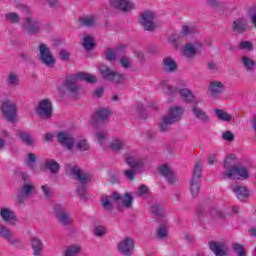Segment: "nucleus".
<instances>
[{
    "label": "nucleus",
    "mask_w": 256,
    "mask_h": 256,
    "mask_svg": "<svg viewBox=\"0 0 256 256\" xmlns=\"http://www.w3.org/2000/svg\"><path fill=\"white\" fill-rule=\"evenodd\" d=\"M36 113L41 117V119H51L53 116V106L49 99H44L40 101Z\"/></svg>",
    "instance_id": "obj_11"
},
{
    "label": "nucleus",
    "mask_w": 256,
    "mask_h": 256,
    "mask_svg": "<svg viewBox=\"0 0 256 256\" xmlns=\"http://www.w3.org/2000/svg\"><path fill=\"white\" fill-rule=\"evenodd\" d=\"M100 73L102 77H104V79H107V81H111V79L113 78V73H115V71L111 70L107 66H101Z\"/></svg>",
    "instance_id": "obj_41"
},
{
    "label": "nucleus",
    "mask_w": 256,
    "mask_h": 256,
    "mask_svg": "<svg viewBox=\"0 0 256 256\" xmlns=\"http://www.w3.org/2000/svg\"><path fill=\"white\" fill-rule=\"evenodd\" d=\"M125 147V142L122 139L115 138L110 143V148L112 151H121Z\"/></svg>",
    "instance_id": "obj_39"
},
{
    "label": "nucleus",
    "mask_w": 256,
    "mask_h": 256,
    "mask_svg": "<svg viewBox=\"0 0 256 256\" xmlns=\"http://www.w3.org/2000/svg\"><path fill=\"white\" fill-rule=\"evenodd\" d=\"M109 3L112 9L122 11V13H128L133 9V5L127 0H110Z\"/></svg>",
    "instance_id": "obj_17"
},
{
    "label": "nucleus",
    "mask_w": 256,
    "mask_h": 256,
    "mask_svg": "<svg viewBox=\"0 0 256 256\" xmlns=\"http://www.w3.org/2000/svg\"><path fill=\"white\" fill-rule=\"evenodd\" d=\"M60 59L62 61H69V53L66 50L60 51Z\"/></svg>",
    "instance_id": "obj_64"
},
{
    "label": "nucleus",
    "mask_w": 256,
    "mask_h": 256,
    "mask_svg": "<svg viewBox=\"0 0 256 256\" xmlns=\"http://www.w3.org/2000/svg\"><path fill=\"white\" fill-rule=\"evenodd\" d=\"M7 84L9 87H15L19 84V76L14 73H10L7 78Z\"/></svg>",
    "instance_id": "obj_45"
},
{
    "label": "nucleus",
    "mask_w": 256,
    "mask_h": 256,
    "mask_svg": "<svg viewBox=\"0 0 256 256\" xmlns=\"http://www.w3.org/2000/svg\"><path fill=\"white\" fill-rule=\"evenodd\" d=\"M157 89L167 97H175L179 93V88L172 86L167 80L161 81Z\"/></svg>",
    "instance_id": "obj_16"
},
{
    "label": "nucleus",
    "mask_w": 256,
    "mask_h": 256,
    "mask_svg": "<svg viewBox=\"0 0 256 256\" xmlns=\"http://www.w3.org/2000/svg\"><path fill=\"white\" fill-rule=\"evenodd\" d=\"M110 112L107 109L97 110L94 116L92 117L93 125H101L109 119Z\"/></svg>",
    "instance_id": "obj_20"
},
{
    "label": "nucleus",
    "mask_w": 256,
    "mask_h": 256,
    "mask_svg": "<svg viewBox=\"0 0 256 256\" xmlns=\"http://www.w3.org/2000/svg\"><path fill=\"white\" fill-rule=\"evenodd\" d=\"M135 249V240L131 237H126L118 243V251L124 256L133 255Z\"/></svg>",
    "instance_id": "obj_12"
},
{
    "label": "nucleus",
    "mask_w": 256,
    "mask_h": 256,
    "mask_svg": "<svg viewBox=\"0 0 256 256\" xmlns=\"http://www.w3.org/2000/svg\"><path fill=\"white\" fill-rule=\"evenodd\" d=\"M35 192V185L31 182H25L23 186L19 189L18 192V203L21 205L23 200L27 199V197H31Z\"/></svg>",
    "instance_id": "obj_15"
},
{
    "label": "nucleus",
    "mask_w": 256,
    "mask_h": 256,
    "mask_svg": "<svg viewBox=\"0 0 256 256\" xmlns=\"http://www.w3.org/2000/svg\"><path fill=\"white\" fill-rule=\"evenodd\" d=\"M116 57H117V54H115V51H113L111 48H108L106 53L107 61H114Z\"/></svg>",
    "instance_id": "obj_57"
},
{
    "label": "nucleus",
    "mask_w": 256,
    "mask_h": 256,
    "mask_svg": "<svg viewBox=\"0 0 256 256\" xmlns=\"http://www.w3.org/2000/svg\"><path fill=\"white\" fill-rule=\"evenodd\" d=\"M96 137L100 143H103V141H105V137H107V132H97Z\"/></svg>",
    "instance_id": "obj_62"
},
{
    "label": "nucleus",
    "mask_w": 256,
    "mask_h": 256,
    "mask_svg": "<svg viewBox=\"0 0 256 256\" xmlns=\"http://www.w3.org/2000/svg\"><path fill=\"white\" fill-rule=\"evenodd\" d=\"M168 41L169 43H177V41H183V38H181V36H179L178 34H174L169 37Z\"/></svg>",
    "instance_id": "obj_60"
},
{
    "label": "nucleus",
    "mask_w": 256,
    "mask_h": 256,
    "mask_svg": "<svg viewBox=\"0 0 256 256\" xmlns=\"http://www.w3.org/2000/svg\"><path fill=\"white\" fill-rule=\"evenodd\" d=\"M110 81L112 83H122V81H125V75L114 72L112 74V78H110Z\"/></svg>",
    "instance_id": "obj_50"
},
{
    "label": "nucleus",
    "mask_w": 256,
    "mask_h": 256,
    "mask_svg": "<svg viewBox=\"0 0 256 256\" xmlns=\"http://www.w3.org/2000/svg\"><path fill=\"white\" fill-rule=\"evenodd\" d=\"M232 29L237 33H243V31L247 30V19L245 18L236 19L232 24Z\"/></svg>",
    "instance_id": "obj_27"
},
{
    "label": "nucleus",
    "mask_w": 256,
    "mask_h": 256,
    "mask_svg": "<svg viewBox=\"0 0 256 256\" xmlns=\"http://www.w3.org/2000/svg\"><path fill=\"white\" fill-rule=\"evenodd\" d=\"M38 57L40 63L46 65V67H53V65H55V57H53L51 50L46 44H40Z\"/></svg>",
    "instance_id": "obj_8"
},
{
    "label": "nucleus",
    "mask_w": 256,
    "mask_h": 256,
    "mask_svg": "<svg viewBox=\"0 0 256 256\" xmlns=\"http://www.w3.org/2000/svg\"><path fill=\"white\" fill-rule=\"evenodd\" d=\"M185 109L183 107L174 106L169 109L168 114L162 118L159 123V129L161 133H167L171 126L175 123H179L181 121V117L183 116Z\"/></svg>",
    "instance_id": "obj_4"
},
{
    "label": "nucleus",
    "mask_w": 256,
    "mask_h": 256,
    "mask_svg": "<svg viewBox=\"0 0 256 256\" xmlns=\"http://www.w3.org/2000/svg\"><path fill=\"white\" fill-rule=\"evenodd\" d=\"M77 81H87V83H97V78L91 74H85L84 72H78L67 78L64 83V87L70 91V93H77L79 86Z\"/></svg>",
    "instance_id": "obj_5"
},
{
    "label": "nucleus",
    "mask_w": 256,
    "mask_h": 256,
    "mask_svg": "<svg viewBox=\"0 0 256 256\" xmlns=\"http://www.w3.org/2000/svg\"><path fill=\"white\" fill-rule=\"evenodd\" d=\"M41 190L45 199H51L53 197V190L49 185L47 184L42 185Z\"/></svg>",
    "instance_id": "obj_47"
},
{
    "label": "nucleus",
    "mask_w": 256,
    "mask_h": 256,
    "mask_svg": "<svg viewBox=\"0 0 256 256\" xmlns=\"http://www.w3.org/2000/svg\"><path fill=\"white\" fill-rule=\"evenodd\" d=\"M23 28L28 35H37L41 29V24L32 16H28L24 22Z\"/></svg>",
    "instance_id": "obj_14"
},
{
    "label": "nucleus",
    "mask_w": 256,
    "mask_h": 256,
    "mask_svg": "<svg viewBox=\"0 0 256 256\" xmlns=\"http://www.w3.org/2000/svg\"><path fill=\"white\" fill-rule=\"evenodd\" d=\"M210 249L214 252L216 256H225L227 255V245L225 242H210Z\"/></svg>",
    "instance_id": "obj_22"
},
{
    "label": "nucleus",
    "mask_w": 256,
    "mask_h": 256,
    "mask_svg": "<svg viewBox=\"0 0 256 256\" xmlns=\"http://www.w3.org/2000/svg\"><path fill=\"white\" fill-rule=\"evenodd\" d=\"M35 161H37V156H35L33 153H29L27 165L30 167V169H35Z\"/></svg>",
    "instance_id": "obj_53"
},
{
    "label": "nucleus",
    "mask_w": 256,
    "mask_h": 256,
    "mask_svg": "<svg viewBox=\"0 0 256 256\" xmlns=\"http://www.w3.org/2000/svg\"><path fill=\"white\" fill-rule=\"evenodd\" d=\"M111 199H113V201H115V203L118 205V207H121V205H122L126 209H130L131 203H133V195H131V193H129V192L124 194V197L121 196V194H119L117 192H113L111 194Z\"/></svg>",
    "instance_id": "obj_13"
},
{
    "label": "nucleus",
    "mask_w": 256,
    "mask_h": 256,
    "mask_svg": "<svg viewBox=\"0 0 256 256\" xmlns=\"http://www.w3.org/2000/svg\"><path fill=\"white\" fill-rule=\"evenodd\" d=\"M46 3L51 9L59 8V0H46Z\"/></svg>",
    "instance_id": "obj_59"
},
{
    "label": "nucleus",
    "mask_w": 256,
    "mask_h": 256,
    "mask_svg": "<svg viewBox=\"0 0 256 256\" xmlns=\"http://www.w3.org/2000/svg\"><path fill=\"white\" fill-rule=\"evenodd\" d=\"M79 253H81V246L72 244L66 248L64 256H77Z\"/></svg>",
    "instance_id": "obj_37"
},
{
    "label": "nucleus",
    "mask_w": 256,
    "mask_h": 256,
    "mask_svg": "<svg viewBox=\"0 0 256 256\" xmlns=\"http://www.w3.org/2000/svg\"><path fill=\"white\" fill-rule=\"evenodd\" d=\"M150 212H152L153 215H156V217H161L163 215V208H161V205L154 204L150 207Z\"/></svg>",
    "instance_id": "obj_48"
},
{
    "label": "nucleus",
    "mask_w": 256,
    "mask_h": 256,
    "mask_svg": "<svg viewBox=\"0 0 256 256\" xmlns=\"http://www.w3.org/2000/svg\"><path fill=\"white\" fill-rule=\"evenodd\" d=\"M31 245L34 251L35 256H41V252L43 251V242L39 240L37 237L31 238Z\"/></svg>",
    "instance_id": "obj_31"
},
{
    "label": "nucleus",
    "mask_w": 256,
    "mask_h": 256,
    "mask_svg": "<svg viewBox=\"0 0 256 256\" xmlns=\"http://www.w3.org/2000/svg\"><path fill=\"white\" fill-rule=\"evenodd\" d=\"M101 204H102V207L105 211H113V203H111V200L109 199V196L102 195Z\"/></svg>",
    "instance_id": "obj_42"
},
{
    "label": "nucleus",
    "mask_w": 256,
    "mask_h": 256,
    "mask_svg": "<svg viewBox=\"0 0 256 256\" xmlns=\"http://www.w3.org/2000/svg\"><path fill=\"white\" fill-rule=\"evenodd\" d=\"M222 137L224 141H233V139H235V136L231 131H225Z\"/></svg>",
    "instance_id": "obj_58"
},
{
    "label": "nucleus",
    "mask_w": 256,
    "mask_h": 256,
    "mask_svg": "<svg viewBox=\"0 0 256 256\" xmlns=\"http://www.w3.org/2000/svg\"><path fill=\"white\" fill-rule=\"evenodd\" d=\"M45 168L48 169L53 175H57L59 173V163L53 159H47L45 161Z\"/></svg>",
    "instance_id": "obj_34"
},
{
    "label": "nucleus",
    "mask_w": 256,
    "mask_h": 256,
    "mask_svg": "<svg viewBox=\"0 0 256 256\" xmlns=\"http://www.w3.org/2000/svg\"><path fill=\"white\" fill-rule=\"evenodd\" d=\"M124 175L129 179V181H133V179H135V172L133 170H126Z\"/></svg>",
    "instance_id": "obj_63"
},
{
    "label": "nucleus",
    "mask_w": 256,
    "mask_h": 256,
    "mask_svg": "<svg viewBox=\"0 0 256 256\" xmlns=\"http://www.w3.org/2000/svg\"><path fill=\"white\" fill-rule=\"evenodd\" d=\"M83 47L86 51H91L95 47V41L93 40L92 36H86L83 39Z\"/></svg>",
    "instance_id": "obj_43"
},
{
    "label": "nucleus",
    "mask_w": 256,
    "mask_h": 256,
    "mask_svg": "<svg viewBox=\"0 0 256 256\" xmlns=\"http://www.w3.org/2000/svg\"><path fill=\"white\" fill-rule=\"evenodd\" d=\"M240 65L247 71V73H253V71H255L256 62L249 56H242L240 58Z\"/></svg>",
    "instance_id": "obj_24"
},
{
    "label": "nucleus",
    "mask_w": 256,
    "mask_h": 256,
    "mask_svg": "<svg viewBox=\"0 0 256 256\" xmlns=\"http://www.w3.org/2000/svg\"><path fill=\"white\" fill-rule=\"evenodd\" d=\"M97 19L95 16H82L79 18V24L82 27H95Z\"/></svg>",
    "instance_id": "obj_32"
},
{
    "label": "nucleus",
    "mask_w": 256,
    "mask_h": 256,
    "mask_svg": "<svg viewBox=\"0 0 256 256\" xmlns=\"http://www.w3.org/2000/svg\"><path fill=\"white\" fill-rule=\"evenodd\" d=\"M94 235L95 237H105V235H107V229H105V227L103 226H96L94 228Z\"/></svg>",
    "instance_id": "obj_49"
},
{
    "label": "nucleus",
    "mask_w": 256,
    "mask_h": 256,
    "mask_svg": "<svg viewBox=\"0 0 256 256\" xmlns=\"http://www.w3.org/2000/svg\"><path fill=\"white\" fill-rule=\"evenodd\" d=\"M225 93V84L223 82L214 80L210 82L208 87V96L213 101H219L221 99V95Z\"/></svg>",
    "instance_id": "obj_9"
},
{
    "label": "nucleus",
    "mask_w": 256,
    "mask_h": 256,
    "mask_svg": "<svg viewBox=\"0 0 256 256\" xmlns=\"http://www.w3.org/2000/svg\"><path fill=\"white\" fill-rule=\"evenodd\" d=\"M126 163L130 167L139 168V167H143L145 162L143 161L142 158H139L137 156H128L126 158Z\"/></svg>",
    "instance_id": "obj_33"
},
{
    "label": "nucleus",
    "mask_w": 256,
    "mask_h": 256,
    "mask_svg": "<svg viewBox=\"0 0 256 256\" xmlns=\"http://www.w3.org/2000/svg\"><path fill=\"white\" fill-rule=\"evenodd\" d=\"M58 141L61 146L66 147L68 151H71L73 147H75V149H77L78 151H89V149H91V146L89 145V142H87V140H85L84 138H80L76 140L75 143V139L66 132L58 133Z\"/></svg>",
    "instance_id": "obj_1"
},
{
    "label": "nucleus",
    "mask_w": 256,
    "mask_h": 256,
    "mask_svg": "<svg viewBox=\"0 0 256 256\" xmlns=\"http://www.w3.org/2000/svg\"><path fill=\"white\" fill-rule=\"evenodd\" d=\"M19 138L25 145H28L31 147V145L35 144V140L33 137H31V134L29 132H19Z\"/></svg>",
    "instance_id": "obj_36"
},
{
    "label": "nucleus",
    "mask_w": 256,
    "mask_h": 256,
    "mask_svg": "<svg viewBox=\"0 0 256 256\" xmlns=\"http://www.w3.org/2000/svg\"><path fill=\"white\" fill-rule=\"evenodd\" d=\"M201 173H203V164L201 162H197L194 166L192 180L201 181Z\"/></svg>",
    "instance_id": "obj_38"
},
{
    "label": "nucleus",
    "mask_w": 256,
    "mask_h": 256,
    "mask_svg": "<svg viewBox=\"0 0 256 256\" xmlns=\"http://www.w3.org/2000/svg\"><path fill=\"white\" fill-rule=\"evenodd\" d=\"M120 63L124 69H129V67H131V62L127 58L120 59Z\"/></svg>",
    "instance_id": "obj_61"
},
{
    "label": "nucleus",
    "mask_w": 256,
    "mask_h": 256,
    "mask_svg": "<svg viewBox=\"0 0 256 256\" xmlns=\"http://www.w3.org/2000/svg\"><path fill=\"white\" fill-rule=\"evenodd\" d=\"M178 93H180V97L185 103H193L195 101V94L187 88L179 90Z\"/></svg>",
    "instance_id": "obj_29"
},
{
    "label": "nucleus",
    "mask_w": 256,
    "mask_h": 256,
    "mask_svg": "<svg viewBox=\"0 0 256 256\" xmlns=\"http://www.w3.org/2000/svg\"><path fill=\"white\" fill-rule=\"evenodd\" d=\"M199 34V30L194 25L182 26L181 35L183 37H194V35Z\"/></svg>",
    "instance_id": "obj_28"
},
{
    "label": "nucleus",
    "mask_w": 256,
    "mask_h": 256,
    "mask_svg": "<svg viewBox=\"0 0 256 256\" xmlns=\"http://www.w3.org/2000/svg\"><path fill=\"white\" fill-rule=\"evenodd\" d=\"M200 187H201V180H191L190 191L193 197H197V195H199Z\"/></svg>",
    "instance_id": "obj_40"
},
{
    "label": "nucleus",
    "mask_w": 256,
    "mask_h": 256,
    "mask_svg": "<svg viewBox=\"0 0 256 256\" xmlns=\"http://www.w3.org/2000/svg\"><path fill=\"white\" fill-rule=\"evenodd\" d=\"M0 216L5 223L8 225H16L17 224V216H15V212L9 208H2L0 210Z\"/></svg>",
    "instance_id": "obj_19"
},
{
    "label": "nucleus",
    "mask_w": 256,
    "mask_h": 256,
    "mask_svg": "<svg viewBox=\"0 0 256 256\" xmlns=\"http://www.w3.org/2000/svg\"><path fill=\"white\" fill-rule=\"evenodd\" d=\"M192 114L195 117V119H197V121H199L200 123H211V117L209 116V114H207L205 110L201 109L197 105H194L192 107Z\"/></svg>",
    "instance_id": "obj_18"
},
{
    "label": "nucleus",
    "mask_w": 256,
    "mask_h": 256,
    "mask_svg": "<svg viewBox=\"0 0 256 256\" xmlns=\"http://www.w3.org/2000/svg\"><path fill=\"white\" fill-rule=\"evenodd\" d=\"M240 49H246L247 51H253V43L249 41H242L239 44Z\"/></svg>",
    "instance_id": "obj_54"
},
{
    "label": "nucleus",
    "mask_w": 256,
    "mask_h": 256,
    "mask_svg": "<svg viewBox=\"0 0 256 256\" xmlns=\"http://www.w3.org/2000/svg\"><path fill=\"white\" fill-rule=\"evenodd\" d=\"M183 55L184 57L191 59V57H195V55H197V49L195 46H193V44L188 43L183 48Z\"/></svg>",
    "instance_id": "obj_35"
},
{
    "label": "nucleus",
    "mask_w": 256,
    "mask_h": 256,
    "mask_svg": "<svg viewBox=\"0 0 256 256\" xmlns=\"http://www.w3.org/2000/svg\"><path fill=\"white\" fill-rule=\"evenodd\" d=\"M232 191L239 201H247L251 197V192L245 186H233Z\"/></svg>",
    "instance_id": "obj_21"
},
{
    "label": "nucleus",
    "mask_w": 256,
    "mask_h": 256,
    "mask_svg": "<svg viewBox=\"0 0 256 256\" xmlns=\"http://www.w3.org/2000/svg\"><path fill=\"white\" fill-rule=\"evenodd\" d=\"M138 195H140V197H147V195H149V188L145 185H141L138 190Z\"/></svg>",
    "instance_id": "obj_55"
},
{
    "label": "nucleus",
    "mask_w": 256,
    "mask_h": 256,
    "mask_svg": "<svg viewBox=\"0 0 256 256\" xmlns=\"http://www.w3.org/2000/svg\"><path fill=\"white\" fill-rule=\"evenodd\" d=\"M11 232V229H9L7 226H3L0 224V237H2V239L6 240Z\"/></svg>",
    "instance_id": "obj_52"
},
{
    "label": "nucleus",
    "mask_w": 256,
    "mask_h": 256,
    "mask_svg": "<svg viewBox=\"0 0 256 256\" xmlns=\"http://www.w3.org/2000/svg\"><path fill=\"white\" fill-rule=\"evenodd\" d=\"M53 214L55 215L60 225L67 227V225L71 224V216L69 215V212H67L63 204H55Z\"/></svg>",
    "instance_id": "obj_7"
},
{
    "label": "nucleus",
    "mask_w": 256,
    "mask_h": 256,
    "mask_svg": "<svg viewBox=\"0 0 256 256\" xmlns=\"http://www.w3.org/2000/svg\"><path fill=\"white\" fill-rule=\"evenodd\" d=\"M159 171L163 177H165L167 183L170 185H173L175 183V173H173V170L169 168L167 165H162L159 168Z\"/></svg>",
    "instance_id": "obj_25"
},
{
    "label": "nucleus",
    "mask_w": 256,
    "mask_h": 256,
    "mask_svg": "<svg viewBox=\"0 0 256 256\" xmlns=\"http://www.w3.org/2000/svg\"><path fill=\"white\" fill-rule=\"evenodd\" d=\"M140 24L145 31H154L157 29V24L155 23V13L151 11H145L141 14Z\"/></svg>",
    "instance_id": "obj_10"
},
{
    "label": "nucleus",
    "mask_w": 256,
    "mask_h": 256,
    "mask_svg": "<svg viewBox=\"0 0 256 256\" xmlns=\"http://www.w3.org/2000/svg\"><path fill=\"white\" fill-rule=\"evenodd\" d=\"M162 68L165 73H175L177 71V62L172 57H165L162 60Z\"/></svg>",
    "instance_id": "obj_23"
},
{
    "label": "nucleus",
    "mask_w": 256,
    "mask_h": 256,
    "mask_svg": "<svg viewBox=\"0 0 256 256\" xmlns=\"http://www.w3.org/2000/svg\"><path fill=\"white\" fill-rule=\"evenodd\" d=\"M210 215L212 219H214V221H216V219L223 217V213H221V210L219 209L211 210Z\"/></svg>",
    "instance_id": "obj_56"
},
{
    "label": "nucleus",
    "mask_w": 256,
    "mask_h": 256,
    "mask_svg": "<svg viewBox=\"0 0 256 256\" xmlns=\"http://www.w3.org/2000/svg\"><path fill=\"white\" fill-rule=\"evenodd\" d=\"M6 21H9V23H19L21 21V17L18 16L15 12H9L6 14Z\"/></svg>",
    "instance_id": "obj_46"
},
{
    "label": "nucleus",
    "mask_w": 256,
    "mask_h": 256,
    "mask_svg": "<svg viewBox=\"0 0 256 256\" xmlns=\"http://www.w3.org/2000/svg\"><path fill=\"white\" fill-rule=\"evenodd\" d=\"M214 113H215L217 119H219V121H223L224 123H229V122L233 121V116L225 110L216 109V110H214Z\"/></svg>",
    "instance_id": "obj_30"
},
{
    "label": "nucleus",
    "mask_w": 256,
    "mask_h": 256,
    "mask_svg": "<svg viewBox=\"0 0 256 256\" xmlns=\"http://www.w3.org/2000/svg\"><path fill=\"white\" fill-rule=\"evenodd\" d=\"M66 175L68 177H74L80 183L78 186L77 192L79 195H84L85 193V184L91 181V175L89 173L81 170L79 166L75 164H67L66 165Z\"/></svg>",
    "instance_id": "obj_3"
},
{
    "label": "nucleus",
    "mask_w": 256,
    "mask_h": 256,
    "mask_svg": "<svg viewBox=\"0 0 256 256\" xmlns=\"http://www.w3.org/2000/svg\"><path fill=\"white\" fill-rule=\"evenodd\" d=\"M5 241L8 243V245H10V247H21V245H23V240L21 239V237L16 236L15 232L13 231L8 234Z\"/></svg>",
    "instance_id": "obj_26"
},
{
    "label": "nucleus",
    "mask_w": 256,
    "mask_h": 256,
    "mask_svg": "<svg viewBox=\"0 0 256 256\" xmlns=\"http://www.w3.org/2000/svg\"><path fill=\"white\" fill-rule=\"evenodd\" d=\"M156 233L159 239H165L168 235L167 228L165 226H159Z\"/></svg>",
    "instance_id": "obj_51"
},
{
    "label": "nucleus",
    "mask_w": 256,
    "mask_h": 256,
    "mask_svg": "<svg viewBox=\"0 0 256 256\" xmlns=\"http://www.w3.org/2000/svg\"><path fill=\"white\" fill-rule=\"evenodd\" d=\"M232 249L238 256H247V250H245V247L242 244L233 243Z\"/></svg>",
    "instance_id": "obj_44"
},
{
    "label": "nucleus",
    "mask_w": 256,
    "mask_h": 256,
    "mask_svg": "<svg viewBox=\"0 0 256 256\" xmlns=\"http://www.w3.org/2000/svg\"><path fill=\"white\" fill-rule=\"evenodd\" d=\"M224 169H229L223 172V177L228 179H237L238 181H245L249 179V169L243 165H231V157H227L224 161Z\"/></svg>",
    "instance_id": "obj_2"
},
{
    "label": "nucleus",
    "mask_w": 256,
    "mask_h": 256,
    "mask_svg": "<svg viewBox=\"0 0 256 256\" xmlns=\"http://www.w3.org/2000/svg\"><path fill=\"white\" fill-rule=\"evenodd\" d=\"M0 111L7 121L10 123L15 121V115H17V106H15V103H13L11 100H0Z\"/></svg>",
    "instance_id": "obj_6"
}]
</instances>
